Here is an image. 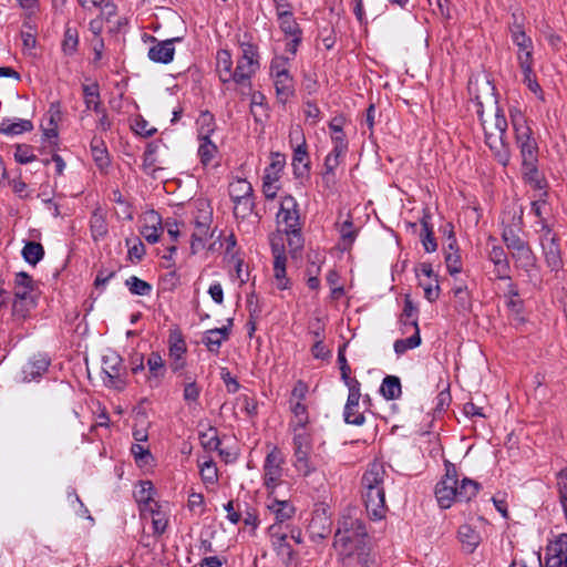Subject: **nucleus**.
<instances>
[{
  "label": "nucleus",
  "mask_w": 567,
  "mask_h": 567,
  "mask_svg": "<svg viewBox=\"0 0 567 567\" xmlns=\"http://www.w3.org/2000/svg\"><path fill=\"white\" fill-rule=\"evenodd\" d=\"M333 547L343 564L371 555L365 524L359 517L344 513L338 520Z\"/></svg>",
  "instance_id": "obj_1"
},
{
  "label": "nucleus",
  "mask_w": 567,
  "mask_h": 567,
  "mask_svg": "<svg viewBox=\"0 0 567 567\" xmlns=\"http://www.w3.org/2000/svg\"><path fill=\"white\" fill-rule=\"evenodd\" d=\"M90 231L94 241L102 240L109 233L105 214L100 207L90 217Z\"/></svg>",
  "instance_id": "obj_26"
},
{
  "label": "nucleus",
  "mask_w": 567,
  "mask_h": 567,
  "mask_svg": "<svg viewBox=\"0 0 567 567\" xmlns=\"http://www.w3.org/2000/svg\"><path fill=\"white\" fill-rule=\"evenodd\" d=\"M227 322V326L209 329L204 333L202 342L209 352L218 354L221 344L229 339L233 319H228Z\"/></svg>",
  "instance_id": "obj_17"
},
{
  "label": "nucleus",
  "mask_w": 567,
  "mask_h": 567,
  "mask_svg": "<svg viewBox=\"0 0 567 567\" xmlns=\"http://www.w3.org/2000/svg\"><path fill=\"white\" fill-rule=\"evenodd\" d=\"M200 475L205 483H214L217 481V468L213 461H206L199 465Z\"/></svg>",
  "instance_id": "obj_63"
},
{
  "label": "nucleus",
  "mask_w": 567,
  "mask_h": 567,
  "mask_svg": "<svg viewBox=\"0 0 567 567\" xmlns=\"http://www.w3.org/2000/svg\"><path fill=\"white\" fill-rule=\"evenodd\" d=\"M103 381L109 388L123 390L126 385L124 380L123 359L115 351H109L102 358Z\"/></svg>",
  "instance_id": "obj_8"
},
{
  "label": "nucleus",
  "mask_w": 567,
  "mask_h": 567,
  "mask_svg": "<svg viewBox=\"0 0 567 567\" xmlns=\"http://www.w3.org/2000/svg\"><path fill=\"white\" fill-rule=\"evenodd\" d=\"M511 117L517 141H520L524 137L530 135V130L526 125V121L523 114H520L519 112H516L515 114L512 113Z\"/></svg>",
  "instance_id": "obj_58"
},
{
  "label": "nucleus",
  "mask_w": 567,
  "mask_h": 567,
  "mask_svg": "<svg viewBox=\"0 0 567 567\" xmlns=\"http://www.w3.org/2000/svg\"><path fill=\"white\" fill-rule=\"evenodd\" d=\"M131 452L134 455L136 463L146 465L152 460V454L147 446H144L140 443H134L131 446Z\"/></svg>",
  "instance_id": "obj_61"
},
{
  "label": "nucleus",
  "mask_w": 567,
  "mask_h": 567,
  "mask_svg": "<svg viewBox=\"0 0 567 567\" xmlns=\"http://www.w3.org/2000/svg\"><path fill=\"white\" fill-rule=\"evenodd\" d=\"M271 251L274 256V279L275 285L279 290H285L290 287V279L287 277L285 255V247L282 244L271 240Z\"/></svg>",
  "instance_id": "obj_13"
},
{
  "label": "nucleus",
  "mask_w": 567,
  "mask_h": 567,
  "mask_svg": "<svg viewBox=\"0 0 567 567\" xmlns=\"http://www.w3.org/2000/svg\"><path fill=\"white\" fill-rule=\"evenodd\" d=\"M50 365V360L42 354L34 355L22 369L23 381L31 382L42 377Z\"/></svg>",
  "instance_id": "obj_21"
},
{
  "label": "nucleus",
  "mask_w": 567,
  "mask_h": 567,
  "mask_svg": "<svg viewBox=\"0 0 567 567\" xmlns=\"http://www.w3.org/2000/svg\"><path fill=\"white\" fill-rule=\"evenodd\" d=\"M84 104L86 110H93L95 113H100L102 107L100 86L96 82L92 84H84L82 86Z\"/></svg>",
  "instance_id": "obj_31"
},
{
  "label": "nucleus",
  "mask_w": 567,
  "mask_h": 567,
  "mask_svg": "<svg viewBox=\"0 0 567 567\" xmlns=\"http://www.w3.org/2000/svg\"><path fill=\"white\" fill-rule=\"evenodd\" d=\"M269 534L271 537L272 545L279 549L280 551H286L287 554L291 553L290 545L287 543L288 535L285 533H279L278 527L276 525H271L269 527Z\"/></svg>",
  "instance_id": "obj_55"
},
{
  "label": "nucleus",
  "mask_w": 567,
  "mask_h": 567,
  "mask_svg": "<svg viewBox=\"0 0 567 567\" xmlns=\"http://www.w3.org/2000/svg\"><path fill=\"white\" fill-rule=\"evenodd\" d=\"M168 358L182 357L187 352V344L178 328L171 329L168 334Z\"/></svg>",
  "instance_id": "obj_30"
},
{
  "label": "nucleus",
  "mask_w": 567,
  "mask_h": 567,
  "mask_svg": "<svg viewBox=\"0 0 567 567\" xmlns=\"http://www.w3.org/2000/svg\"><path fill=\"white\" fill-rule=\"evenodd\" d=\"M198 138L210 137L215 131V118L214 115L208 112H202L198 120Z\"/></svg>",
  "instance_id": "obj_51"
},
{
  "label": "nucleus",
  "mask_w": 567,
  "mask_h": 567,
  "mask_svg": "<svg viewBox=\"0 0 567 567\" xmlns=\"http://www.w3.org/2000/svg\"><path fill=\"white\" fill-rule=\"evenodd\" d=\"M14 159L20 164H28L37 159L34 148L28 144H18L16 146Z\"/></svg>",
  "instance_id": "obj_57"
},
{
  "label": "nucleus",
  "mask_w": 567,
  "mask_h": 567,
  "mask_svg": "<svg viewBox=\"0 0 567 567\" xmlns=\"http://www.w3.org/2000/svg\"><path fill=\"white\" fill-rule=\"evenodd\" d=\"M343 123H344V118L341 116L333 117L329 122V128L331 131L332 143H338L340 140L342 142H348L346 133L343 132Z\"/></svg>",
  "instance_id": "obj_59"
},
{
  "label": "nucleus",
  "mask_w": 567,
  "mask_h": 567,
  "mask_svg": "<svg viewBox=\"0 0 567 567\" xmlns=\"http://www.w3.org/2000/svg\"><path fill=\"white\" fill-rule=\"evenodd\" d=\"M285 456L281 450L272 446L267 453L262 465L264 485L269 494H274L276 488L282 483Z\"/></svg>",
  "instance_id": "obj_7"
},
{
  "label": "nucleus",
  "mask_w": 567,
  "mask_h": 567,
  "mask_svg": "<svg viewBox=\"0 0 567 567\" xmlns=\"http://www.w3.org/2000/svg\"><path fill=\"white\" fill-rule=\"evenodd\" d=\"M276 95L278 102L286 104L287 101L295 94L293 79L289 71L277 72L274 78Z\"/></svg>",
  "instance_id": "obj_20"
},
{
  "label": "nucleus",
  "mask_w": 567,
  "mask_h": 567,
  "mask_svg": "<svg viewBox=\"0 0 567 567\" xmlns=\"http://www.w3.org/2000/svg\"><path fill=\"white\" fill-rule=\"evenodd\" d=\"M503 241L517 268L529 271L535 265V256L528 244L520 236V227L517 224L504 228Z\"/></svg>",
  "instance_id": "obj_4"
},
{
  "label": "nucleus",
  "mask_w": 567,
  "mask_h": 567,
  "mask_svg": "<svg viewBox=\"0 0 567 567\" xmlns=\"http://www.w3.org/2000/svg\"><path fill=\"white\" fill-rule=\"evenodd\" d=\"M358 406H359V400L353 399V402L351 403L350 399L349 398L347 399L343 416H344V421L348 424L362 425L364 423L365 417L362 413L358 412V410H357Z\"/></svg>",
  "instance_id": "obj_48"
},
{
  "label": "nucleus",
  "mask_w": 567,
  "mask_h": 567,
  "mask_svg": "<svg viewBox=\"0 0 567 567\" xmlns=\"http://www.w3.org/2000/svg\"><path fill=\"white\" fill-rule=\"evenodd\" d=\"M388 476L382 463L373 462L361 478L362 497L368 515L381 519L386 512L384 480Z\"/></svg>",
  "instance_id": "obj_3"
},
{
  "label": "nucleus",
  "mask_w": 567,
  "mask_h": 567,
  "mask_svg": "<svg viewBox=\"0 0 567 567\" xmlns=\"http://www.w3.org/2000/svg\"><path fill=\"white\" fill-rule=\"evenodd\" d=\"M480 484L467 477L458 478L454 464L445 462V475L435 486V496L442 508H450L454 502H468L476 496Z\"/></svg>",
  "instance_id": "obj_2"
},
{
  "label": "nucleus",
  "mask_w": 567,
  "mask_h": 567,
  "mask_svg": "<svg viewBox=\"0 0 567 567\" xmlns=\"http://www.w3.org/2000/svg\"><path fill=\"white\" fill-rule=\"evenodd\" d=\"M152 515L153 532L155 535H162L165 533L167 527V518L159 512V507H151L147 511Z\"/></svg>",
  "instance_id": "obj_54"
},
{
  "label": "nucleus",
  "mask_w": 567,
  "mask_h": 567,
  "mask_svg": "<svg viewBox=\"0 0 567 567\" xmlns=\"http://www.w3.org/2000/svg\"><path fill=\"white\" fill-rule=\"evenodd\" d=\"M545 261L553 271H558L563 267L559 243L555 237L546 238L543 243Z\"/></svg>",
  "instance_id": "obj_23"
},
{
  "label": "nucleus",
  "mask_w": 567,
  "mask_h": 567,
  "mask_svg": "<svg viewBox=\"0 0 567 567\" xmlns=\"http://www.w3.org/2000/svg\"><path fill=\"white\" fill-rule=\"evenodd\" d=\"M80 37L75 27L68 22L64 27L63 39L61 42V50L64 55L72 56L79 50Z\"/></svg>",
  "instance_id": "obj_27"
},
{
  "label": "nucleus",
  "mask_w": 567,
  "mask_h": 567,
  "mask_svg": "<svg viewBox=\"0 0 567 567\" xmlns=\"http://www.w3.org/2000/svg\"><path fill=\"white\" fill-rule=\"evenodd\" d=\"M292 168L296 178H305L309 175L310 159L307 151V143L303 137L301 144L293 150Z\"/></svg>",
  "instance_id": "obj_18"
},
{
  "label": "nucleus",
  "mask_w": 567,
  "mask_h": 567,
  "mask_svg": "<svg viewBox=\"0 0 567 567\" xmlns=\"http://www.w3.org/2000/svg\"><path fill=\"white\" fill-rule=\"evenodd\" d=\"M202 393V386L197 381H189L183 383V400L188 406L197 404Z\"/></svg>",
  "instance_id": "obj_52"
},
{
  "label": "nucleus",
  "mask_w": 567,
  "mask_h": 567,
  "mask_svg": "<svg viewBox=\"0 0 567 567\" xmlns=\"http://www.w3.org/2000/svg\"><path fill=\"white\" fill-rule=\"evenodd\" d=\"M228 194L231 200L254 195L251 184L245 178H236L229 183Z\"/></svg>",
  "instance_id": "obj_42"
},
{
  "label": "nucleus",
  "mask_w": 567,
  "mask_h": 567,
  "mask_svg": "<svg viewBox=\"0 0 567 567\" xmlns=\"http://www.w3.org/2000/svg\"><path fill=\"white\" fill-rule=\"evenodd\" d=\"M22 257L28 264L35 266L44 257V248L40 243L28 241L22 248Z\"/></svg>",
  "instance_id": "obj_45"
},
{
  "label": "nucleus",
  "mask_w": 567,
  "mask_h": 567,
  "mask_svg": "<svg viewBox=\"0 0 567 567\" xmlns=\"http://www.w3.org/2000/svg\"><path fill=\"white\" fill-rule=\"evenodd\" d=\"M539 567H567V534H560L555 540L550 542L546 548L545 565L543 566L540 556L538 557Z\"/></svg>",
  "instance_id": "obj_10"
},
{
  "label": "nucleus",
  "mask_w": 567,
  "mask_h": 567,
  "mask_svg": "<svg viewBox=\"0 0 567 567\" xmlns=\"http://www.w3.org/2000/svg\"><path fill=\"white\" fill-rule=\"evenodd\" d=\"M511 38L513 43L518 48L517 58L519 63L524 62L525 54L528 55V61L533 56V42L519 24H514L511 28Z\"/></svg>",
  "instance_id": "obj_19"
},
{
  "label": "nucleus",
  "mask_w": 567,
  "mask_h": 567,
  "mask_svg": "<svg viewBox=\"0 0 567 567\" xmlns=\"http://www.w3.org/2000/svg\"><path fill=\"white\" fill-rule=\"evenodd\" d=\"M522 173L525 182L529 184L530 187L537 190H542L544 194H546L545 190L548 184L543 173L538 171L537 164L522 166Z\"/></svg>",
  "instance_id": "obj_28"
},
{
  "label": "nucleus",
  "mask_w": 567,
  "mask_h": 567,
  "mask_svg": "<svg viewBox=\"0 0 567 567\" xmlns=\"http://www.w3.org/2000/svg\"><path fill=\"white\" fill-rule=\"evenodd\" d=\"M422 233L421 243L426 252H434L437 249V243L434 237L432 225L430 224V216L424 215L421 219Z\"/></svg>",
  "instance_id": "obj_40"
},
{
  "label": "nucleus",
  "mask_w": 567,
  "mask_h": 567,
  "mask_svg": "<svg viewBox=\"0 0 567 567\" xmlns=\"http://www.w3.org/2000/svg\"><path fill=\"white\" fill-rule=\"evenodd\" d=\"M277 223L285 225V228L295 227V230L302 228L299 205L293 196L286 195L281 198L280 207L277 213Z\"/></svg>",
  "instance_id": "obj_11"
},
{
  "label": "nucleus",
  "mask_w": 567,
  "mask_h": 567,
  "mask_svg": "<svg viewBox=\"0 0 567 567\" xmlns=\"http://www.w3.org/2000/svg\"><path fill=\"white\" fill-rule=\"evenodd\" d=\"M216 71H217L219 80L223 83H229V82H231V79H234L233 59H231V54L228 50L221 49V50L217 51V53H216Z\"/></svg>",
  "instance_id": "obj_24"
},
{
  "label": "nucleus",
  "mask_w": 567,
  "mask_h": 567,
  "mask_svg": "<svg viewBox=\"0 0 567 567\" xmlns=\"http://www.w3.org/2000/svg\"><path fill=\"white\" fill-rule=\"evenodd\" d=\"M125 244L128 248V259L132 262H138L144 257L146 250L144 244L141 241L140 238H126Z\"/></svg>",
  "instance_id": "obj_53"
},
{
  "label": "nucleus",
  "mask_w": 567,
  "mask_h": 567,
  "mask_svg": "<svg viewBox=\"0 0 567 567\" xmlns=\"http://www.w3.org/2000/svg\"><path fill=\"white\" fill-rule=\"evenodd\" d=\"M198 214L194 217L195 230L192 234L190 248L193 254H196L199 246H204L210 228L212 209L206 200L199 199L196 202Z\"/></svg>",
  "instance_id": "obj_9"
},
{
  "label": "nucleus",
  "mask_w": 567,
  "mask_h": 567,
  "mask_svg": "<svg viewBox=\"0 0 567 567\" xmlns=\"http://www.w3.org/2000/svg\"><path fill=\"white\" fill-rule=\"evenodd\" d=\"M291 403V412L293 414V420L291 421V426L293 431L297 432L299 430H303L306 425L309 423V414L307 405L300 401H296L295 403L290 400Z\"/></svg>",
  "instance_id": "obj_39"
},
{
  "label": "nucleus",
  "mask_w": 567,
  "mask_h": 567,
  "mask_svg": "<svg viewBox=\"0 0 567 567\" xmlns=\"http://www.w3.org/2000/svg\"><path fill=\"white\" fill-rule=\"evenodd\" d=\"M277 19L279 22V28L286 37L303 34L302 29L293 17V11L287 14L281 12L280 17H277Z\"/></svg>",
  "instance_id": "obj_44"
},
{
  "label": "nucleus",
  "mask_w": 567,
  "mask_h": 567,
  "mask_svg": "<svg viewBox=\"0 0 567 567\" xmlns=\"http://www.w3.org/2000/svg\"><path fill=\"white\" fill-rule=\"evenodd\" d=\"M145 382L150 389H157L167 373L166 362L157 351H152L146 359Z\"/></svg>",
  "instance_id": "obj_12"
},
{
  "label": "nucleus",
  "mask_w": 567,
  "mask_h": 567,
  "mask_svg": "<svg viewBox=\"0 0 567 567\" xmlns=\"http://www.w3.org/2000/svg\"><path fill=\"white\" fill-rule=\"evenodd\" d=\"M413 334L405 339L395 340L393 348L398 355L404 354L408 350L417 348L421 344L420 328L417 322H411Z\"/></svg>",
  "instance_id": "obj_32"
},
{
  "label": "nucleus",
  "mask_w": 567,
  "mask_h": 567,
  "mask_svg": "<svg viewBox=\"0 0 567 567\" xmlns=\"http://www.w3.org/2000/svg\"><path fill=\"white\" fill-rule=\"evenodd\" d=\"M182 38H172L164 41H158L152 37L153 45L150 48L147 56L155 63L167 64L173 61L175 54V42H181Z\"/></svg>",
  "instance_id": "obj_14"
},
{
  "label": "nucleus",
  "mask_w": 567,
  "mask_h": 567,
  "mask_svg": "<svg viewBox=\"0 0 567 567\" xmlns=\"http://www.w3.org/2000/svg\"><path fill=\"white\" fill-rule=\"evenodd\" d=\"M274 494L267 496V508L275 517L276 527L292 519L296 514V507L290 501H279L272 497Z\"/></svg>",
  "instance_id": "obj_15"
},
{
  "label": "nucleus",
  "mask_w": 567,
  "mask_h": 567,
  "mask_svg": "<svg viewBox=\"0 0 567 567\" xmlns=\"http://www.w3.org/2000/svg\"><path fill=\"white\" fill-rule=\"evenodd\" d=\"M311 451H293V467L302 476H309L316 471V466L310 458Z\"/></svg>",
  "instance_id": "obj_34"
},
{
  "label": "nucleus",
  "mask_w": 567,
  "mask_h": 567,
  "mask_svg": "<svg viewBox=\"0 0 567 567\" xmlns=\"http://www.w3.org/2000/svg\"><path fill=\"white\" fill-rule=\"evenodd\" d=\"M526 56H524V62L519 63L520 64V68H522V71H523V74H524V83L527 85V87L535 94H542V87L540 85L538 84L537 80H536V76L533 72V68H532V60L528 61V55L525 54Z\"/></svg>",
  "instance_id": "obj_46"
},
{
  "label": "nucleus",
  "mask_w": 567,
  "mask_h": 567,
  "mask_svg": "<svg viewBox=\"0 0 567 567\" xmlns=\"http://www.w3.org/2000/svg\"><path fill=\"white\" fill-rule=\"evenodd\" d=\"M498 290L502 292L499 297L503 298L504 306L508 312L511 324L519 328L525 324V305L520 297L519 288L516 282L508 276H498Z\"/></svg>",
  "instance_id": "obj_5"
},
{
  "label": "nucleus",
  "mask_w": 567,
  "mask_h": 567,
  "mask_svg": "<svg viewBox=\"0 0 567 567\" xmlns=\"http://www.w3.org/2000/svg\"><path fill=\"white\" fill-rule=\"evenodd\" d=\"M33 130V123L24 118H3L0 123V134L13 136Z\"/></svg>",
  "instance_id": "obj_25"
},
{
  "label": "nucleus",
  "mask_w": 567,
  "mask_h": 567,
  "mask_svg": "<svg viewBox=\"0 0 567 567\" xmlns=\"http://www.w3.org/2000/svg\"><path fill=\"white\" fill-rule=\"evenodd\" d=\"M157 151L158 144L156 142H151L146 145V148L143 154V164L142 169L147 174L154 176L155 173L161 169L157 166Z\"/></svg>",
  "instance_id": "obj_35"
},
{
  "label": "nucleus",
  "mask_w": 567,
  "mask_h": 567,
  "mask_svg": "<svg viewBox=\"0 0 567 567\" xmlns=\"http://www.w3.org/2000/svg\"><path fill=\"white\" fill-rule=\"evenodd\" d=\"M143 225L141 227V235L150 244H155L159 240L164 231L163 220L159 214L155 210L145 213Z\"/></svg>",
  "instance_id": "obj_16"
},
{
  "label": "nucleus",
  "mask_w": 567,
  "mask_h": 567,
  "mask_svg": "<svg viewBox=\"0 0 567 567\" xmlns=\"http://www.w3.org/2000/svg\"><path fill=\"white\" fill-rule=\"evenodd\" d=\"M458 539L466 553H473L480 543L478 534L470 525H462L458 528Z\"/></svg>",
  "instance_id": "obj_38"
},
{
  "label": "nucleus",
  "mask_w": 567,
  "mask_h": 567,
  "mask_svg": "<svg viewBox=\"0 0 567 567\" xmlns=\"http://www.w3.org/2000/svg\"><path fill=\"white\" fill-rule=\"evenodd\" d=\"M90 147L96 166L101 169L107 167L110 165V156L104 141L94 136L91 141Z\"/></svg>",
  "instance_id": "obj_33"
},
{
  "label": "nucleus",
  "mask_w": 567,
  "mask_h": 567,
  "mask_svg": "<svg viewBox=\"0 0 567 567\" xmlns=\"http://www.w3.org/2000/svg\"><path fill=\"white\" fill-rule=\"evenodd\" d=\"M309 534L312 540H321L330 534V523L327 517L317 516L313 517L309 525Z\"/></svg>",
  "instance_id": "obj_41"
},
{
  "label": "nucleus",
  "mask_w": 567,
  "mask_h": 567,
  "mask_svg": "<svg viewBox=\"0 0 567 567\" xmlns=\"http://www.w3.org/2000/svg\"><path fill=\"white\" fill-rule=\"evenodd\" d=\"M292 445H293V451H311L312 450L311 439L305 432H302V433L295 432Z\"/></svg>",
  "instance_id": "obj_64"
},
{
  "label": "nucleus",
  "mask_w": 567,
  "mask_h": 567,
  "mask_svg": "<svg viewBox=\"0 0 567 567\" xmlns=\"http://www.w3.org/2000/svg\"><path fill=\"white\" fill-rule=\"evenodd\" d=\"M234 216L238 219H245L249 217L255 209L254 195L245 198L234 199Z\"/></svg>",
  "instance_id": "obj_47"
},
{
  "label": "nucleus",
  "mask_w": 567,
  "mask_h": 567,
  "mask_svg": "<svg viewBox=\"0 0 567 567\" xmlns=\"http://www.w3.org/2000/svg\"><path fill=\"white\" fill-rule=\"evenodd\" d=\"M285 233L288 236V246L293 250L298 251L303 247V238L301 235V228L295 230L293 228H285Z\"/></svg>",
  "instance_id": "obj_62"
},
{
  "label": "nucleus",
  "mask_w": 567,
  "mask_h": 567,
  "mask_svg": "<svg viewBox=\"0 0 567 567\" xmlns=\"http://www.w3.org/2000/svg\"><path fill=\"white\" fill-rule=\"evenodd\" d=\"M239 45L241 49V56L237 60V65L233 71L234 79H231V82H235L240 86L250 87L251 76L260 66L258 47L249 40H241Z\"/></svg>",
  "instance_id": "obj_6"
},
{
  "label": "nucleus",
  "mask_w": 567,
  "mask_h": 567,
  "mask_svg": "<svg viewBox=\"0 0 567 567\" xmlns=\"http://www.w3.org/2000/svg\"><path fill=\"white\" fill-rule=\"evenodd\" d=\"M153 485L151 482H143L142 489L140 491V504L142 515H146L151 507H159L158 503L152 497Z\"/></svg>",
  "instance_id": "obj_50"
},
{
  "label": "nucleus",
  "mask_w": 567,
  "mask_h": 567,
  "mask_svg": "<svg viewBox=\"0 0 567 567\" xmlns=\"http://www.w3.org/2000/svg\"><path fill=\"white\" fill-rule=\"evenodd\" d=\"M34 289V282L32 277L24 272L20 271L16 275L14 278V297L16 299L25 300L29 298L30 293Z\"/></svg>",
  "instance_id": "obj_29"
},
{
  "label": "nucleus",
  "mask_w": 567,
  "mask_h": 567,
  "mask_svg": "<svg viewBox=\"0 0 567 567\" xmlns=\"http://www.w3.org/2000/svg\"><path fill=\"white\" fill-rule=\"evenodd\" d=\"M199 140L198 156L204 166L212 164L213 159L218 154L217 146L210 141V137H203Z\"/></svg>",
  "instance_id": "obj_43"
},
{
  "label": "nucleus",
  "mask_w": 567,
  "mask_h": 567,
  "mask_svg": "<svg viewBox=\"0 0 567 567\" xmlns=\"http://www.w3.org/2000/svg\"><path fill=\"white\" fill-rule=\"evenodd\" d=\"M520 147L522 166L537 164V145L530 135L517 141Z\"/></svg>",
  "instance_id": "obj_37"
},
{
  "label": "nucleus",
  "mask_w": 567,
  "mask_h": 567,
  "mask_svg": "<svg viewBox=\"0 0 567 567\" xmlns=\"http://www.w3.org/2000/svg\"><path fill=\"white\" fill-rule=\"evenodd\" d=\"M237 405L240 406V410L244 411L248 416H254L257 414V401L254 398H250L247 394H240L236 399Z\"/></svg>",
  "instance_id": "obj_60"
},
{
  "label": "nucleus",
  "mask_w": 567,
  "mask_h": 567,
  "mask_svg": "<svg viewBox=\"0 0 567 567\" xmlns=\"http://www.w3.org/2000/svg\"><path fill=\"white\" fill-rule=\"evenodd\" d=\"M336 227L340 234V249L342 251H349L352 248L359 233L358 228H355L353 225L352 217L348 215L344 221H337Z\"/></svg>",
  "instance_id": "obj_22"
},
{
  "label": "nucleus",
  "mask_w": 567,
  "mask_h": 567,
  "mask_svg": "<svg viewBox=\"0 0 567 567\" xmlns=\"http://www.w3.org/2000/svg\"><path fill=\"white\" fill-rule=\"evenodd\" d=\"M125 286L128 288L132 295L136 296H150L153 287L151 284L142 280L136 276H131L125 280Z\"/></svg>",
  "instance_id": "obj_49"
},
{
  "label": "nucleus",
  "mask_w": 567,
  "mask_h": 567,
  "mask_svg": "<svg viewBox=\"0 0 567 567\" xmlns=\"http://www.w3.org/2000/svg\"><path fill=\"white\" fill-rule=\"evenodd\" d=\"M445 265L450 275L460 274L463 269L460 250H453L444 254Z\"/></svg>",
  "instance_id": "obj_56"
},
{
  "label": "nucleus",
  "mask_w": 567,
  "mask_h": 567,
  "mask_svg": "<svg viewBox=\"0 0 567 567\" xmlns=\"http://www.w3.org/2000/svg\"><path fill=\"white\" fill-rule=\"evenodd\" d=\"M380 392L386 400L399 399L402 394L400 378L395 375H386L382 381Z\"/></svg>",
  "instance_id": "obj_36"
}]
</instances>
